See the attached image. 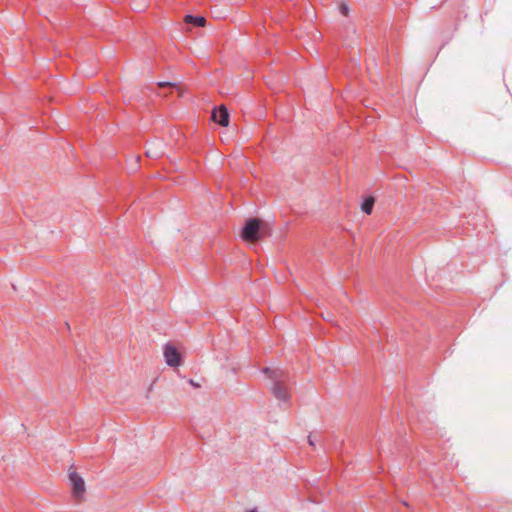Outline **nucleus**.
Returning <instances> with one entry per match:
<instances>
[{
	"instance_id": "nucleus-1",
	"label": "nucleus",
	"mask_w": 512,
	"mask_h": 512,
	"mask_svg": "<svg viewBox=\"0 0 512 512\" xmlns=\"http://www.w3.org/2000/svg\"><path fill=\"white\" fill-rule=\"evenodd\" d=\"M163 357L165 363L174 370L178 369L183 364L182 352L176 345L172 343H167L164 345Z\"/></svg>"
},
{
	"instance_id": "nucleus-2",
	"label": "nucleus",
	"mask_w": 512,
	"mask_h": 512,
	"mask_svg": "<svg viewBox=\"0 0 512 512\" xmlns=\"http://www.w3.org/2000/svg\"><path fill=\"white\" fill-rule=\"evenodd\" d=\"M261 221L258 218L250 219L246 222L241 232V237L249 243L257 242L261 236Z\"/></svg>"
},
{
	"instance_id": "nucleus-3",
	"label": "nucleus",
	"mask_w": 512,
	"mask_h": 512,
	"mask_svg": "<svg viewBox=\"0 0 512 512\" xmlns=\"http://www.w3.org/2000/svg\"><path fill=\"white\" fill-rule=\"evenodd\" d=\"M69 479L72 484L73 493L77 498H81L85 493V482L83 478L76 472H69Z\"/></svg>"
},
{
	"instance_id": "nucleus-4",
	"label": "nucleus",
	"mask_w": 512,
	"mask_h": 512,
	"mask_svg": "<svg viewBox=\"0 0 512 512\" xmlns=\"http://www.w3.org/2000/svg\"><path fill=\"white\" fill-rule=\"evenodd\" d=\"M212 119L221 126H228L229 114L227 109L224 106H221L219 109L214 110L212 113Z\"/></svg>"
},
{
	"instance_id": "nucleus-5",
	"label": "nucleus",
	"mask_w": 512,
	"mask_h": 512,
	"mask_svg": "<svg viewBox=\"0 0 512 512\" xmlns=\"http://www.w3.org/2000/svg\"><path fill=\"white\" fill-rule=\"evenodd\" d=\"M273 394L275 395L276 398L280 400H287L289 398V392L287 390V387L280 381H277L274 384Z\"/></svg>"
},
{
	"instance_id": "nucleus-6",
	"label": "nucleus",
	"mask_w": 512,
	"mask_h": 512,
	"mask_svg": "<svg viewBox=\"0 0 512 512\" xmlns=\"http://www.w3.org/2000/svg\"><path fill=\"white\" fill-rule=\"evenodd\" d=\"M375 199L373 197H368L364 200L361 205V209L366 214H371L373 210Z\"/></svg>"
},
{
	"instance_id": "nucleus-7",
	"label": "nucleus",
	"mask_w": 512,
	"mask_h": 512,
	"mask_svg": "<svg viewBox=\"0 0 512 512\" xmlns=\"http://www.w3.org/2000/svg\"><path fill=\"white\" fill-rule=\"evenodd\" d=\"M161 153H162V150L158 149V148H151V149H148L146 152L147 156L152 157V158L159 157L161 155Z\"/></svg>"
},
{
	"instance_id": "nucleus-8",
	"label": "nucleus",
	"mask_w": 512,
	"mask_h": 512,
	"mask_svg": "<svg viewBox=\"0 0 512 512\" xmlns=\"http://www.w3.org/2000/svg\"><path fill=\"white\" fill-rule=\"evenodd\" d=\"M206 25V19L202 16L194 17V26L204 27Z\"/></svg>"
},
{
	"instance_id": "nucleus-9",
	"label": "nucleus",
	"mask_w": 512,
	"mask_h": 512,
	"mask_svg": "<svg viewBox=\"0 0 512 512\" xmlns=\"http://www.w3.org/2000/svg\"><path fill=\"white\" fill-rule=\"evenodd\" d=\"M339 10L343 16H348L349 14V7L345 2H341L339 4Z\"/></svg>"
},
{
	"instance_id": "nucleus-10",
	"label": "nucleus",
	"mask_w": 512,
	"mask_h": 512,
	"mask_svg": "<svg viewBox=\"0 0 512 512\" xmlns=\"http://www.w3.org/2000/svg\"><path fill=\"white\" fill-rule=\"evenodd\" d=\"M158 86H159L160 88H166V87H172V86H173V84H172L171 82H159V83H158Z\"/></svg>"
},
{
	"instance_id": "nucleus-11",
	"label": "nucleus",
	"mask_w": 512,
	"mask_h": 512,
	"mask_svg": "<svg viewBox=\"0 0 512 512\" xmlns=\"http://www.w3.org/2000/svg\"><path fill=\"white\" fill-rule=\"evenodd\" d=\"M184 21L187 23V24H191L192 23V14H187L184 18Z\"/></svg>"
},
{
	"instance_id": "nucleus-12",
	"label": "nucleus",
	"mask_w": 512,
	"mask_h": 512,
	"mask_svg": "<svg viewBox=\"0 0 512 512\" xmlns=\"http://www.w3.org/2000/svg\"><path fill=\"white\" fill-rule=\"evenodd\" d=\"M273 375L271 376V378L273 379H276L278 377V375L280 374V372L278 373L277 371H272Z\"/></svg>"
},
{
	"instance_id": "nucleus-13",
	"label": "nucleus",
	"mask_w": 512,
	"mask_h": 512,
	"mask_svg": "<svg viewBox=\"0 0 512 512\" xmlns=\"http://www.w3.org/2000/svg\"><path fill=\"white\" fill-rule=\"evenodd\" d=\"M309 443H310V445H314L313 440L311 439V437H309Z\"/></svg>"
},
{
	"instance_id": "nucleus-14",
	"label": "nucleus",
	"mask_w": 512,
	"mask_h": 512,
	"mask_svg": "<svg viewBox=\"0 0 512 512\" xmlns=\"http://www.w3.org/2000/svg\"><path fill=\"white\" fill-rule=\"evenodd\" d=\"M247 512H258V510L257 509H251V510H249Z\"/></svg>"
}]
</instances>
